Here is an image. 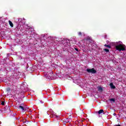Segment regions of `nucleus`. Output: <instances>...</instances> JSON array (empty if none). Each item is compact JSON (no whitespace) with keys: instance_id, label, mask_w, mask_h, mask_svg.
Returning <instances> with one entry per match:
<instances>
[{"instance_id":"nucleus-1","label":"nucleus","mask_w":126,"mask_h":126,"mask_svg":"<svg viewBox=\"0 0 126 126\" xmlns=\"http://www.w3.org/2000/svg\"><path fill=\"white\" fill-rule=\"evenodd\" d=\"M115 48L119 52H121V51H126V45L124 44H119L116 45Z\"/></svg>"},{"instance_id":"nucleus-2","label":"nucleus","mask_w":126,"mask_h":126,"mask_svg":"<svg viewBox=\"0 0 126 126\" xmlns=\"http://www.w3.org/2000/svg\"><path fill=\"white\" fill-rule=\"evenodd\" d=\"M86 71L87 72H89V73H96L97 72V71L94 69V68H91V69H87L86 70Z\"/></svg>"},{"instance_id":"nucleus-3","label":"nucleus","mask_w":126,"mask_h":126,"mask_svg":"<svg viewBox=\"0 0 126 126\" xmlns=\"http://www.w3.org/2000/svg\"><path fill=\"white\" fill-rule=\"evenodd\" d=\"M8 111H9V112H10V108H9V106H6L4 108V110H3V113H6V112H8Z\"/></svg>"},{"instance_id":"nucleus-4","label":"nucleus","mask_w":126,"mask_h":126,"mask_svg":"<svg viewBox=\"0 0 126 126\" xmlns=\"http://www.w3.org/2000/svg\"><path fill=\"white\" fill-rule=\"evenodd\" d=\"M19 110H22V112H26V108L24 107V106H22L21 105H20L18 108Z\"/></svg>"},{"instance_id":"nucleus-5","label":"nucleus","mask_w":126,"mask_h":126,"mask_svg":"<svg viewBox=\"0 0 126 126\" xmlns=\"http://www.w3.org/2000/svg\"><path fill=\"white\" fill-rule=\"evenodd\" d=\"M109 85L111 89H116V86H115V85H114V84H113L112 83H110Z\"/></svg>"},{"instance_id":"nucleus-6","label":"nucleus","mask_w":126,"mask_h":126,"mask_svg":"<svg viewBox=\"0 0 126 126\" xmlns=\"http://www.w3.org/2000/svg\"><path fill=\"white\" fill-rule=\"evenodd\" d=\"M103 113V114H105V113H104V110L103 109H100L98 111V115H101V114Z\"/></svg>"},{"instance_id":"nucleus-7","label":"nucleus","mask_w":126,"mask_h":126,"mask_svg":"<svg viewBox=\"0 0 126 126\" xmlns=\"http://www.w3.org/2000/svg\"><path fill=\"white\" fill-rule=\"evenodd\" d=\"M97 90H98V91H100V92H102L103 91V88H102V87H98Z\"/></svg>"},{"instance_id":"nucleus-8","label":"nucleus","mask_w":126,"mask_h":126,"mask_svg":"<svg viewBox=\"0 0 126 126\" xmlns=\"http://www.w3.org/2000/svg\"><path fill=\"white\" fill-rule=\"evenodd\" d=\"M71 119H69V120H67V118L65 120L64 122L65 123H71Z\"/></svg>"},{"instance_id":"nucleus-9","label":"nucleus","mask_w":126,"mask_h":126,"mask_svg":"<svg viewBox=\"0 0 126 126\" xmlns=\"http://www.w3.org/2000/svg\"><path fill=\"white\" fill-rule=\"evenodd\" d=\"M9 24L11 27H13V23H12V21H9Z\"/></svg>"},{"instance_id":"nucleus-10","label":"nucleus","mask_w":126,"mask_h":126,"mask_svg":"<svg viewBox=\"0 0 126 126\" xmlns=\"http://www.w3.org/2000/svg\"><path fill=\"white\" fill-rule=\"evenodd\" d=\"M78 36H82V35H84V32H78Z\"/></svg>"},{"instance_id":"nucleus-11","label":"nucleus","mask_w":126,"mask_h":126,"mask_svg":"<svg viewBox=\"0 0 126 126\" xmlns=\"http://www.w3.org/2000/svg\"><path fill=\"white\" fill-rule=\"evenodd\" d=\"M55 126H59V125H60V123L59 122V121H56L55 123Z\"/></svg>"},{"instance_id":"nucleus-12","label":"nucleus","mask_w":126,"mask_h":126,"mask_svg":"<svg viewBox=\"0 0 126 126\" xmlns=\"http://www.w3.org/2000/svg\"><path fill=\"white\" fill-rule=\"evenodd\" d=\"M109 101L115 102H116V99H115V98H110L109 99Z\"/></svg>"},{"instance_id":"nucleus-13","label":"nucleus","mask_w":126,"mask_h":126,"mask_svg":"<svg viewBox=\"0 0 126 126\" xmlns=\"http://www.w3.org/2000/svg\"><path fill=\"white\" fill-rule=\"evenodd\" d=\"M104 47H106L107 48H109V49H111V46L109 45L105 44Z\"/></svg>"},{"instance_id":"nucleus-14","label":"nucleus","mask_w":126,"mask_h":126,"mask_svg":"<svg viewBox=\"0 0 126 126\" xmlns=\"http://www.w3.org/2000/svg\"><path fill=\"white\" fill-rule=\"evenodd\" d=\"M103 51L106 52V53H109V52H110V50H109V49H103Z\"/></svg>"},{"instance_id":"nucleus-15","label":"nucleus","mask_w":126,"mask_h":126,"mask_svg":"<svg viewBox=\"0 0 126 126\" xmlns=\"http://www.w3.org/2000/svg\"><path fill=\"white\" fill-rule=\"evenodd\" d=\"M24 124H27V125H28V123H29V122L26 120H25V121H23Z\"/></svg>"},{"instance_id":"nucleus-16","label":"nucleus","mask_w":126,"mask_h":126,"mask_svg":"<svg viewBox=\"0 0 126 126\" xmlns=\"http://www.w3.org/2000/svg\"><path fill=\"white\" fill-rule=\"evenodd\" d=\"M58 117L57 116L54 115H50V118H57Z\"/></svg>"},{"instance_id":"nucleus-17","label":"nucleus","mask_w":126,"mask_h":126,"mask_svg":"<svg viewBox=\"0 0 126 126\" xmlns=\"http://www.w3.org/2000/svg\"><path fill=\"white\" fill-rule=\"evenodd\" d=\"M26 28V29H28V30L32 29V27H31V26H27Z\"/></svg>"},{"instance_id":"nucleus-18","label":"nucleus","mask_w":126,"mask_h":126,"mask_svg":"<svg viewBox=\"0 0 126 126\" xmlns=\"http://www.w3.org/2000/svg\"><path fill=\"white\" fill-rule=\"evenodd\" d=\"M10 90H11V89L10 88H8L6 89V92H9V91H10Z\"/></svg>"},{"instance_id":"nucleus-19","label":"nucleus","mask_w":126,"mask_h":126,"mask_svg":"<svg viewBox=\"0 0 126 126\" xmlns=\"http://www.w3.org/2000/svg\"><path fill=\"white\" fill-rule=\"evenodd\" d=\"M56 41L58 42H61V41H62V38H56Z\"/></svg>"},{"instance_id":"nucleus-20","label":"nucleus","mask_w":126,"mask_h":126,"mask_svg":"<svg viewBox=\"0 0 126 126\" xmlns=\"http://www.w3.org/2000/svg\"><path fill=\"white\" fill-rule=\"evenodd\" d=\"M72 118V117H71V116H69V118H67V119L69 121V120H71V118Z\"/></svg>"},{"instance_id":"nucleus-21","label":"nucleus","mask_w":126,"mask_h":126,"mask_svg":"<svg viewBox=\"0 0 126 126\" xmlns=\"http://www.w3.org/2000/svg\"><path fill=\"white\" fill-rule=\"evenodd\" d=\"M86 40H87V41H90V37H87Z\"/></svg>"},{"instance_id":"nucleus-22","label":"nucleus","mask_w":126,"mask_h":126,"mask_svg":"<svg viewBox=\"0 0 126 126\" xmlns=\"http://www.w3.org/2000/svg\"><path fill=\"white\" fill-rule=\"evenodd\" d=\"M1 104L4 106V101H2Z\"/></svg>"},{"instance_id":"nucleus-23","label":"nucleus","mask_w":126,"mask_h":126,"mask_svg":"<svg viewBox=\"0 0 126 126\" xmlns=\"http://www.w3.org/2000/svg\"><path fill=\"white\" fill-rule=\"evenodd\" d=\"M0 112H1V113H3V109H0Z\"/></svg>"},{"instance_id":"nucleus-24","label":"nucleus","mask_w":126,"mask_h":126,"mask_svg":"<svg viewBox=\"0 0 126 126\" xmlns=\"http://www.w3.org/2000/svg\"><path fill=\"white\" fill-rule=\"evenodd\" d=\"M75 51H76L77 52H78V49L77 48H75Z\"/></svg>"},{"instance_id":"nucleus-25","label":"nucleus","mask_w":126,"mask_h":126,"mask_svg":"<svg viewBox=\"0 0 126 126\" xmlns=\"http://www.w3.org/2000/svg\"><path fill=\"white\" fill-rule=\"evenodd\" d=\"M113 115L114 116H116L117 114H116V113H114Z\"/></svg>"},{"instance_id":"nucleus-26","label":"nucleus","mask_w":126,"mask_h":126,"mask_svg":"<svg viewBox=\"0 0 126 126\" xmlns=\"http://www.w3.org/2000/svg\"><path fill=\"white\" fill-rule=\"evenodd\" d=\"M121 126V125H116V126Z\"/></svg>"},{"instance_id":"nucleus-27","label":"nucleus","mask_w":126,"mask_h":126,"mask_svg":"<svg viewBox=\"0 0 126 126\" xmlns=\"http://www.w3.org/2000/svg\"><path fill=\"white\" fill-rule=\"evenodd\" d=\"M15 115H16V114L14 113V114H13V116H15Z\"/></svg>"}]
</instances>
